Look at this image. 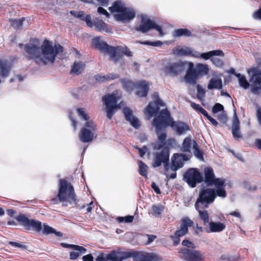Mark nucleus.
I'll use <instances>...</instances> for the list:
<instances>
[{
    "label": "nucleus",
    "instance_id": "1",
    "mask_svg": "<svg viewBox=\"0 0 261 261\" xmlns=\"http://www.w3.org/2000/svg\"><path fill=\"white\" fill-rule=\"evenodd\" d=\"M165 107V103L161 99H155L152 102H150L146 107L144 113L148 119L154 116L152 121V125L155 127V132L158 138L160 135L166 134V128L171 126L173 121L170 111L167 108L160 111L161 108Z\"/></svg>",
    "mask_w": 261,
    "mask_h": 261
},
{
    "label": "nucleus",
    "instance_id": "2",
    "mask_svg": "<svg viewBox=\"0 0 261 261\" xmlns=\"http://www.w3.org/2000/svg\"><path fill=\"white\" fill-rule=\"evenodd\" d=\"M132 257L133 261H161L162 258L153 253L138 251H121L113 250L108 254L101 253L96 258L97 261H122Z\"/></svg>",
    "mask_w": 261,
    "mask_h": 261
},
{
    "label": "nucleus",
    "instance_id": "3",
    "mask_svg": "<svg viewBox=\"0 0 261 261\" xmlns=\"http://www.w3.org/2000/svg\"><path fill=\"white\" fill-rule=\"evenodd\" d=\"M79 201L72 184L66 179H60L57 196L51 199L53 203L57 204L62 202L63 205L67 206L68 203L77 207Z\"/></svg>",
    "mask_w": 261,
    "mask_h": 261
},
{
    "label": "nucleus",
    "instance_id": "4",
    "mask_svg": "<svg viewBox=\"0 0 261 261\" xmlns=\"http://www.w3.org/2000/svg\"><path fill=\"white\" fill-rule=\"evenodd\" d=\"M92 45L101 53L109 54L111 59L115 63H117L122 57V54L128 57L132 56V52L127 47L111 46L106 42L101 40L99 37L94 38L92 39Z\"/></svg>",
    "mask_w": 261,
    "mask_h": 261
},
{
    "label": "nucleus",
    "instance_id": "5",
    "mask_svg": "<svg viewBox=\"0 0 261 261\" xmlns=\"http://www.w3.org/2000/svg\"><path fill=\"white\" fill-rule=\"evenodd\" d=\"M167 135L165 134L160 135L153 146L155 150L161 149V151L155 153L152 163V166L154 168L160 166L164 162H169L170 148L167 143Z\"/></svg>",
    "mask_w": 261,
    "mask_h": 261
},
{
    "label": "nucleus",
    "instance_id": "6",
    "mask_svg": "<svg viewBox=\"0 0 261 261\" xmlns=\"http://www.w3.org/2000/svg\"><path fill=\"white\" fill-rule=\"evenodd\" d=\"M42 55V65L48 63H53L57 55L63 51V47L59 44H55V47L53 46V43L45 39L44 40L41 47Z\"/></svg>",
    "mask_w": 261,
    "mask_h": 261
},
{
    "label": "nucleus",
    "instance_id": "7",
    "mask_svg": "<svg viewBox=\"0 0 261 261\" xmlns=\"http://www.w3.org/2000/svg\"><path fill=\"white\" fill-rule=\"evenodd\" d=\"M216 196H217V194L215 192V189H202L199 192V196L195 204L196 210H198L200 206L208 207V204L214 202Z\"/></svg>",
    "mask_w": 261,
    "mask_h": 261
},
{
    "label": "nucleus",
    "instance_id": "8",
    "mask_svg": "<svg viewBox=\"0 0 261 261\" xmlns=\"http://www.w3.org/2000/svg\"><path fill=\"white\" fill-rule=\"evenodd\" d=\"M193 225L194 222L188 217H185L181 219L179 228L174 232L173 235L170 236L173 241V246H177L179 244L180 238L186 235L189 231L188 228L193 226Z\"/></svg>",
    "mask_w": 261,
    "mask_h": 261
},
{
    "label": "nucleus",
    "instance_id": "9",
    "mask_svg": "<svg viewBox=\"0 0 261 261\" xmlns=\"http://www.w3.org/2000/svg\"><path fill=\"white\" fill-rule=\"evenodd\" d=\"M16 220L27 230H33L40 232L42 230V223L35 219H29L24 214L20 213Z\"/></svg>",
    "mask_w": 261,
    "mask_h": 261
},
{
    "label": "nucleus",
    "instance_id": "10",
    "mask_svg": "<svg viewBox=\"0 0 261 261\" xmlns=\"http://www.w3.org/2000/svg\"><path fill=\"white\" fill-rule=\"evenodd\" d=\"M183 179L191 187L195 188L197 184L203 181V177L197 168H191L185 172Z\"/></svg>",
    "mask_w": 261,
    "mask_h": 261
},
{
    "label": "nucleus",
    "instance_id": "11",
    "mask_svg": "<svg viewBox=\"0 0 261 261\" xmlns=\"http://www.w3.org/2000/svg\"><path fill=\"white\" fill-rule=\"evenodd\" d=\"M96 125L93 121L86 122L79 133V138L82 142H90L94 138Z\"/></svg>",
    "mask_w": 261,
    "mask_h": 261
},
{
    "label": "nucleus",
    "instance_id": "12",
    "mask_svg": "<svg viewBox=\"0 0 261 261\" xmlns=\"http://www.w3.org/2000/svg\"><path fill=\"white\" fill-rule=\"evenodd\" d=\"M24 50L28 59L33 60L39 65H42L41 49L38 45L27 44L24 46Z\"/></svg>",
    "mask_w": 261,
    "mask_h": 261
},
{
    "label": "nucleus",
    "instance_id": "13",
    "mask_svg": "<svg viewBox=\"0 0 261 261\" xmlns=\"http://www.w3.org/2000/svg\"><path fill=\"white\" fill-rule=\"evenodd\" d=\"M119 99H102L106 106L107 117L111 119L114 115L118 111L125 105L124 102L121 101L118 103Z\"/></svg>",
    "mask_w": 261,
    "mask_h": 261
},
{
    "label": "nucleus",
    "instance_id": "14",
    "mask_svg": "<svg viewBox=\"0 0 261 261\" xmlns=\"http://www.w3.org/2000/svg\"><path fill=\"white\" fill-rule=\"evenodd\" d=\"M250 75V82L253 84L252 87L253 93L258 94L261 90V70L257 67H252L248 70Z\"/></svg>",
    "mask_w": 261,
    "mask_h": 261
},
{
    "label": "nucleus",
    "instance_id": "15",
    "mask_svg": "<svg viewBox=\"0 0 261 261\" xmlns=\"http://www.w3.org/2000/svg\"><path fill=\"white\" fill-rule=\"evenodd\" d=\"M136 30L143 33L148 32L151 30H156L160 35H163V31L161 26L157 24L155 22L147 17H142L140 24L136 27Z\"/></svg>",
    "mask_w": 261,
    "mask_h": 261
},
{
    "label": "nucleus",
    "instance_id": "16",
    "mask_svg": "<svg viewBox=\"0 0 261 261\" xmlns=\"http://www.w3.org/2000/svg\"><path fill=\"white\" fill-rule=\"evenodd\" d=\"M179 253L181 254V257L186 261H203L204 260V257L199 251L183 248L179 250Z\"/></svg>",
    "mask_w": 261,
    "mask_h": 261
},
{
    "label": "nucleus",
    "instance_id": "17",
    "mask_svg": "<svg viewBox=\"0 0 261 261\" xmlns=\"http://www.w3.org/2000/svg\"><path fill=\"white\" fill-rule=\"evenodd\" d=\"M188 62L178 61L177 62L170 63L166 66V71L173 76H176L185 71L188 65Z\"/></svg>",
    "mask_w": 261,
    "mask_h": 261
},
{
    "label": "nucleus",
    "instance_id": "18",
    "mask_svg": "<svg viewBox=\"0 0 261 261\" xmlns=\"http://www.w3.org/2000/svg\"><path fill=\"white\" fill-rule=\"evenodd\" d=\"M188 160L186 154L182 153H174L171 158L170 169L172 171H177L181 168L185 161Z\"/></svg>",
    "mask_w": 261,
    "mask_h": 261
},
{
    "label": "nucleus",
    "instance_id": "19",
    "mask_svg": "<svg viewBox=\"0 0 261 261\" xmlns=\"http://www.w3.org/2000/svg\"><path fill=\"white\" fill-rule=\"evenodd\" d=\"M136 15V12L133 9L125 7L120 13L114 15L116 20L123 22L130 21Z\"/></svg>",
    "mask_w": 261,
    "mask_h": 261
},
{
    "label": "nucleus",
    "instance_id": "20",
    "mask_svg": "<svg viewBox=\"0 0 261 261\" xmlns=\"http://www.w3.org/2000/svg\"><path fill=\"white\" fill-rule=\"evenodd\" d=\"M231 133L235 140L239 141L243 138L241 132L240 122L236 112L233 114L232 120Z\"/></svg>",
    "mask_w": 261,
    "mask_h": 261
},
{
    "label": "nucleus",
    "instance_id": "21",
    "mask_svg": "<svg viewBox=\"0 0 261 261\" xmlns=\"http://www.w3.org/2000/svg\"><path fill=\"white\" fill-rule=\"evenodd\" d=\"M172 54L180 57L191 56L194 57H198L199 53L193 51L188 47H180L179 46H177L172 49Z\"/></svg>",
    "mask_w": 261,
    "mask_h": 261
},
{
    "label": "nucleus",
    "instance_id": "22",
    "mask_svg": "<svg viewBox=\"0 0 261 261\" xmlns=\"http://www.w3.org/2000/svg\"><path fill=\"white\" fill-rule=\"evenodd\" d=\"M188 65L189 68L185 75V80L187 83L195 85L199 76L195 70L194 64L192 62H188Z\"/></svg>",
    "mask_w": 261,
    "mask_h": 261
},
{
    "label": "nucleus",
    "instance_id": "23",
    "mask_svg": "<svg viewBox=\"0 0 261 261\" xmlns=\"http://www.w3.org/2000/svg\"><path fill=\"white\" fill-rule=\"evenodd\" d=\"M215 185L216 189H215V192L217 194V196L225 198L227 194L225 190V180L224 179L220 178H215L213 181V185Z\"/></svg>",
    "mask_w": 261,
    "mask_h": 261
},
{
    "label": "nucleus",
    "instance_id": "24",
    "mask_svg": "<svg viewBox=\"0 0 261 261\" xmlns=\"http://www.w3.org/2000/svg\"><path fill=\"white\" fill-rule=\"evenodd\" d=\"M92 25L88 27L89 28H92L94 27V29L96 31L99 32H112V29L108 28V25L106 23L101 19L99 18H95L93 20H91Z\"/></svg>",
    "mask_w": 261,
    "mask_h": 261
},
{
    "label": "nucleus",
    "instance_id": "25",
    "mask_svg": "<svg viewBox=\"0 0 261 261\" xmlns=\"http://www.w3.org/2000/svg\"><path fill=\"white\" fill-rule=\"evenodd\" d=\"M123 113L126 121L129 122L130 124L135 128H139L141 125L139 120L133 115V111L128 107H124Z\"/></svg>",
    "mask_w": 261,
    "mask_h": 261
},
{
    "label": "nucleus",
    "instance_id": "26",
    "mask_svg": "<svg viewBox=\"0 0 261 261\" xmlns=\"http://www.w3.org/2000/svg\"><path fill=\"white\" fill-rule=\"evenodd\" d=\"M136 94L139 97H146L149 90V83L146 81H140L135 83Z\"/></svg>",
    "mask_w": 261,
    "mask_h": 261
},
{
    "label": "nucleus",
    "instance_id": "27",
    "mask_svg": "<svg viewBox=\"0 0 261 261\" xmlns=\"http://www.w3.org/2000/svg\"><path fill=\"white\" fill-rule=\"evenodd\" d=\"M70 13L74 17L79 18L81 20L86 22L87 27H91V16L90 14H86L83 11H74L71 10Z\"/></svg>",
    "mask_w": 261,
    "mask_h": 261
},
{
    "label": "nucleus",
    "instance_id": "28",
    "mask_svg": "<svg viewBox=\"0 0 261 261\" xmlns=\"http://www.w3.org/2000/svg\"><path fill=\"white\" fill-rule=\"evenodd\" d=\"M171 127L176 130L178 135L185 134L187 130L190 129L189 126L185 122L181 121H175L172 122Z\"/></svg>",
    "mask_w": 261,
    "mask_h": 261
},
{
    "label": "nucleus",
    "instance_id": "29",
    "mask_svg": "<svg viewBox=\"0 0 261 261\" xmlns=\"http://www.w3.org/2000/svg\"><path fill=\"white\" fill-rule=\"evenodd\" d=\"M204 179L203 181L207 186H212L213 181L215 178L214 170L211 167H206L204 169Z\"/></svg>",
    "mask_w": 261,
    "mask_h": 261
},
{
    "label": "nucleus",
    "instance_id": "30",
    "mask_svg": "<svg viewBox=\"0 0 261 261\" xmlns=\"http://www.w3.org/2000/svg\"><path fill=\"white\" fill-rule=\"evenodd\" d=\"M11 65L7 61L0 59V76L2 77H7L10 72Z\"/></svg>",
    "mask_w": 261,
    "mask_h": 261
},
{
    "label": "nucleus",
    "instance_id": "31",
    "mask_svg": "<svg viewBox=\"0 0 261 261\" xmlns=\"http://www.w3.org/2000/svg\"><path fill=\"white\" fill-rule=\"evenodd\" d=\"M195 70L199 77L206 75L209 72L208 65L202 63L197 64Z\"/></svg>",
    "mask_w": 261,
    "mask_h": 261
},
{
    "label": "nucleus",
    "instance_id": "32",
    "mask_svg": "<svg viewBox=\"0 0 261 261\" xmlns=\"http://www.w3.org/2000/svg\"><path fill=\"white\" fill-rule=\"evenodd\" d=\"M203 206H200L198 210H196L199 213V219L202 221L203 225H206L209 223V215L207 211L201 209L206 208Z\"/></svg>",
    "mask_w": 261,
    "mask_h": 261
},
{
    "label": "nucleus",
    "instance_id": "33",
    "mask_svg": "<svg viewBox=\"0 0 261 261\" xmlns=\"http://www.w3.org/2000/svg\"><path fill=\"white\" fill-rule=\"evenodd\" d=\"M165 208L164 206L161 204L153 205L150 210L149 214H151L153 216L155 217L160 218L161 215Z\"/></svg>",
    "mask_w": 261,
    "mask_h": 261
},
{
    "label": "nucleus",
    "instance_id": "34",
    "mask_svg": "<svg viewBox=\"0 0 261 261\" xmlns=\"http://www.w3.org/2000/svg\"><path fill=\"white\" fill-rule=\"evenodd\" d=\"M210 229L211 232H220L223 231L225 225L221 222H214L211 221L209 223Z\"/></svg>",
    "mask_w": 261,
    "mask_h": 261
},
{
    "label": "nucleus",
    "instance_id": "35",
    "mask_svg": "<svg viewBox=\"0 0 261 261\" xmlns=\"http://www.w3.org/2000/svg\"><path fill=\"white\" fill-rule=\"evenodd\" d=\"M85 67V64L82 62H75L72 66L71 73L79 75L81 74Z\"/></svg>",
    "mask_w": 261,
    "mask_h": 261
},
{
    "label": "nucleus",
    "instance_id": "36",
    "mask_svg": "<svg viewBox=\"0 0 261 261\" xmlns=\"http://www.w3.org/2000/svg\"><path fill=\"white\" fill-rule=\"evenodd\" d=\"M222 87V82L220 79H211L208 82L207 88L208 89H220Z\"/></svg>",
    "mask_w": 261,
    "mask_h": 261
},
{
    "label": "nucleus",
    "instance_id": "37",
    "mask_svg": "<svg viewBox=\"0 0 261 261\" xmlns=\"http://www.w3.org/2000/svg\"><path fill=\"white\" fill-rule=\"evenodd\" d=\"M192 35L191 31L187 29H178L173 32L174 37H179L181 36L189 37Z\"/></svg>",
    "mask_w": 261,
    "mask_h": 261
},
{
    "label": "nucleus",
    "instance_id": "38",
    "mask_svg": "<svg viewBox=\"0 0 261 261\" xmlns=\"http://www.w3.org/2000/svg\"><path fill=\"white\" fill-rule=\"evenodd\" d=\"M125 7L120 1H115L113 3V6L109 8V10L112 12H117L120 13Z\"/></svg>",
    "mask_w": 261,
    "mask_h": 261
},
{
    "label": "nucleus",
    "instance_id": "39",
    "mask_svg": "<svg viewBox=\"0 0 261 261\" xmlns=\"http://www.w3.org/2000/svg\"><path fill=\"white\" fill-rule=\"evenodd\" d=\"M122 85L123 88L127 91H132L134 88H135V83L133 82L132 81L122 79L120 80Z\"/></svg>",
    "mask_w": 261,
    "mask_h": 261
},
{
    "label": "nucleus",
    "instance_id": "40",
    "mask_svg": "<svg viewBox=\"0 0 261 261\" xmlns=\"http://www.w3.org/2000/svg\"><path fill=\"white\" fill-rule=\"evenodd\" d=\"M193 145V140L190 137L185 138L182 144L181 149L184 152H190L191 146Z\"/></svg>",
    "mask_w": 261,
    "mask_h": 261
},
{
    "label": "nucleus",
    "instance_id": "41",
    "mask_svg": "<svg viewBox=\"0 0 261 261\" xmlns=\"http://www.w3.org/2000/svg\"><path fill=\"white\" fill-rule=\"evenodd\" d=\"M193 148L194 149V154L198 159L200 160L203 159V152L199 148V147L196 141L193 140Z\"/></svg>",
    "mask_w": 261,
    "mask_h": 261
},
{
    "label": "nucleus",
    "instance_id": "42",
    "mask_svg": "<svg viewBox=\"0 0 261 261\" xmlns=\"http://www.w3.org/2000/svg\"><path fill=\"white\" fill-rule=\"evenodd\" d=\"M62 245L65 248H70L75 251H78L81 253H85L87 252L86 249L81 246L73 244H67L65 243H62Z\"/></svg>",
    "mask_w": 261,
    "mask_h": 261
},
{
    "label": "nucleus",
    "instance_id": "43",
    "mask_svg": "<svg viewBox=\"0 0 261 261\" xmlns=\"http://www.w3.org/2000/svg\"><path fill=\"white\" fill-rule=\"evenodd\" d=\"M77 112L79 116L81 118L83 119L86 122L88 121H93L92 120L90 119V116L86 113V110L85 108H81L77 109Z\"/></svg>",
    "mask_w": 261,
    "mask_h": 261
},
{
    "label": "nucleus",
    "instance_id": "44",
    "mask_svg": "<svg viewBox=\"0 0 261 261\" xmlns=\"http://www.w3.org/2000/svg\"><path fill=\"white\" fill-rule=\"evenodd\" d=\"M25 20L24 17H22L20 19H10V22H11V25L16 29H18L22 27L23 22Z\"/></svg>",
    "mask_w": 261,
    "mask_h": 261
},
{
    "label": "nucleus",
    "instance_id": "45",
    "mask_svg": "<svg viewBox=\"0 0 261 261\" xmlns=\"http://www.w3.org/2000/svg\"><path fill=\"white\" fill-rule=\"evenodd\" d=\"M236 76L239 79L240 86L244 88V89H247L249 88V84L244 76L242 75L240 73H238V74H236Z\"/></svg>",
    "mask_w": 261,
    "mask_h": 261
},
{
    "label": "nucleus",
    "instance_id": "46",
    "mask_svg": "<svg viewBox=\"0 0 261 261\" xmlns=\"http://www.w3.org/2000/svg\"><path fill=\"white\" fill-rule=\"evenodd\" d=\"M139 172L143 176L146 177L148 167L142 161L139 162Z\"/></svg>",
    "mask_w": 261,
    "mask_h": 261
},
{
    "label": "nucleus",
    "instance_id": "47",
    "mask_svg": "<svg viewBox=\"0 0 261 261\" xmlns=\"http://www.w3.org/2000/svg\"><path fill=\"white\" fill-rule=\"evenodd\" d=\"M121 91L119 90H116L111 94H107L102 97V98H121Z\"/></svg>",
    "mask_w": 261,
    "mask_h": 261
},
{
    "label": "nucleus",
    "instance_id": "48",
    "mask_svg": "<svg viewBox=\"0 0 261 261\" xmlns=\"http://www.w3.org/2000/svg\"><path fill=\"white\" fill-rule=\"evenodd\" d=\"M134 219V217L133 216H127L126 217H119L117 218L118 221L120 223H122L123 222L125 223H130L133 221Z\"/></svg>",
    "mask_w": 261,
    "mask_h": 261
},
{
    "label": "nucleus",
    "instance_id": "49",
    "mask_svg": "<svg viewBox=\"0 0 261 261\" xmlns=\"http://www.w3.org/2000/svg\"><path fill=\"white\" fill-rule=\"evenodd\" d=\"M139 43L141 44L148 45L152 46H160L162 45V42L161 41H139Z\"/></svg>",
    "mask_w": 261,
    "mask_h": 261
},
{
    "label": "nucleus",
    "instance_id": "50",
    "mask_svg": "<svg viewBox=\"0 0 261 261\" xmlns=\"http://www.w3.org/2000/svg\"><path fill=\"white\" fill-rule=\"evenodd\" d=\"M211 60L216 67H222L224 65L223 61L217 57H212L211 58Z\"/></svg>",
    "mask_w": 261,
    "mask_h": 261
},
{
    "label": "nucleus",
    "instance_id": "51",
    "mask_svg": "<svg viewBox=\"0 0 261 261\" xmlns=\"http://www.w3.org/2000/svg\"><path fill=\"white\" fill-rule=\"evenodd\" d=\"M197 98H203L205 96V90L200 85H197Z\"/></svg>",
    "mask_w": 261,
    "mask_h": 261
},
{
    "label": "nucleus",
    "instance_id": "52",
    "mask_svg": "<svg viewBox=\"0 0 261 261\" xmlns=\"http://www.w3.org/2000/svg\"><path fill=\"white\" fill-rule=\"evenodd\" d=\"M43 226H44V228L43 230V233L44 234H48L53 233L56 232L55 229H54L53 227H51L47 225H46L45 224L43 225Z\"/></svg>",
    "mask_w": 261,
    "mask_h": 261
},
{
    "label": "nucleus",
    "instance_id": "53",
    "mask_svg": "<svg viewBox=\"0 0 261 261\" xmlns=\"http://www.w3.org/2000/svg\"><path fill=\"white\" fill-rule=\"evenodd\" d=\"M135 148L139 151V155L141 157H143L147 150V148L146 146H144L142 148L136 146Z\"/></svg>",
    "mask_w": 261,
    "mask_h": 261
},
{
    "label": "nucleus",
    "instance_id": "54",
    "mask_svg": "<svg viewBox=\"0 0 261 261\" xmlns=\"http://www.w3.org/2000/svg\"><path fill=\"white\" fill-rule=\"evenodd\" d=\"M223 106L219 103H216L212 108V112L213 113H217L223 110Z\"/></svg>",
    "mask_w": 261,
    "mask_h": 261
},
{
    "label": "nucleus",
    "instance_id": "55",
    "mask_svg": "<svg viewBox=\"0 0 261 261\" xmlns=\"http://www.w3.org/2000/svg\"><path fill=\"white\" fill-rule=\"evenodd\" d=\"M182 245L184 246L187 247L189 248L194 249L195 248V245L192 242L187 239L182 241Z\"/></svg>",
    "mask_w": 261,
    "mask_h": 261
},
{
    "label": "nucleus",
    "instance_id": "56",
    "mask_svg": "<svg viewBox=\"0 0 261 261\" xmlns=\"http://www.w3.org/2000/svg\"><path fill=\"white\" fill-rule=\"evenodd\" d=\"M95 80L99 83H105L107 81L106 75L97 74L94 76Z\"/></svg>",
    "mask_w": 261,
    "mask_h": 261
},
{
    "label": "nucleus",
    "instance_id": "57",
    "mask_svg": "<svg viewBox=\"0 0 261 261\" xmlns=\"http://www.w3.org/2000/svg\"><path fill=\"white\" fill-rule=\"evenodd\" d=\"M197 58H202L204 60H208L212 58V53L210 51L207 53H204L199 54V56Z\"/></svg>",
    "mask_w": 261,
    "mask_h": 261
},
{
    "label": "nucleus",
    "instance_id": "58",
    "mask_svg": "<svg viewBox=\"0 0 261 261\" xmlns=\"http://www.w3.org/2000/svg\"><path fill=\"white\" fill-rule=\"evenodd\" d=\"M256 116L259 125L261 126V107L257 105Z\"/></svg>",
    "mask_w": 261,
    "mask_h": 261
},
{
    "label": "nucleus",
    "instance_id": "59",
    "mask_svg": "<svg viewBox=\"0 0 261 261\" xmlns=\"http://www.w3.org/2000/svg\"><path fill=\"white\" fill-rule=\"evenodd\" d=\"M83 254L78 251H72L70 253V259L72 260L76 259L81 254Z\"/></svg>",
    "mask_w": 261,
    "mask_h": 261
},
{
    "label": "nucleus",
    "instance_id": "60",
    "mask_svg": "<svg viewBox=\"0 0 261 261\" xmlns=\"http://www.w3.org/2000/svg\"><path fill=\"white\" fill-rule=\"evenodd\" d=\"M211 53H212V57H213V56H220V57L224 56V54L223 52V51L221 50H219V49L218 50H214L211 51Z\"/></svg>",
    "mask_w": 261,
    "mask_h": 261
},
{
    "label": "nucleus",
    "instance_id": "61",
    "mask_svg": "<svg viewBox=\"0 0 261 261\" xmlns=\"http://www.w3.org/2000/svg\"><path fill=\"white\" fill-rule=\"evenodd\" d=\"M97 12L100 14L105 15L107 17H109L110 14L106 10L101 7H99L97 9Z\"/></svg>",
    "mask_w": 261,
    "mask_h": 261
},
{
    "label": "nucleus",
    "instance_id": "62",
    "mask_svg": "<svg viewBox=\"0 0 261 261\" xmlns=\"http://www.w3.org/2000/svg\"><path fill=\"white\" fill-rule=\"evenodd\" d=\"M107 81L115 80L119 77V74L116 73H109L106 75Z\"/></svg>",
    "mask_w": 261,
    "mask_h": 261
},
{
    "label": "nucleus",
    "instance_id": "63",
    "mask_svg": "<svg viewBox=\"0 0 261 261\" xmlns=\"http://www.w3.org/2000/svg\"><path fill=\"white\" fill-rule=\"evenodd\" d=\"M253 17L255 19L261 20V8L258 9L253 13Z\"/></svg>",
    "mask_w": 261,
    "mask_h": 261
},
{
    "label": "nucleus",
    "instance_id": "64",
    "mask_svg": "<svg viewBox=\"0 0 261 261\" xmlns=\"http://www.w3.org/2000/svg\"><path fill=\"white\" fill-rule=\"evenodd\" d=\"M83 261H93V257L91 254L86 255L82 257Z\"/></svg>",
    "mask_w": 261,
    "mask_h": 261
}]
</instances>
